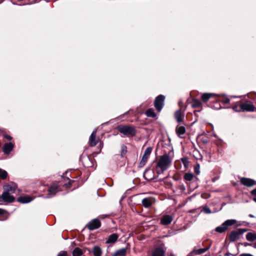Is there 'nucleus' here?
I'll use <instances>...</instances> for the list:
<instances>
[{
  "label": "nucleus",
  "instance_id": "obj_1",
  "mask_svg": "<svg viewBox=\"0 0 256 256\" xmlns=\"http://www.w3.org/2000/svg\"><path fill=\"white\" fill-rule=\"evenodd\" d=\"M172 164V158L168 154H164L160 156L156 166L158 173H162L170 166Z\"/></svg>",
  "mask_w": 256,
  "mask_h": 256
},
{
  "label": "nucleus",
  "instance_id": "obj_2",
  "mask_svg": "<svg viewBox=\"0 0 256 256\" xmlns=\"http://www.w3.org/2000/svg\"><path fill=\"white\" fill-rule=\"evenodd\" d=\"M117 130L118 132L126 136H134L136 132L134 126L129 125L120 124L118 126Z\"/></svg>",
  "mask_w": 256,
  "mask_h": 256
},
{
  "label": "nucleus",
  "instance_id": "obj_3",
  "mask_svg": "<svg viewBox=\"0 0 256 256\" xmlns=\"http://www.w3.org/2000/svg\"><path fill=\"white\" fill-rule=\"evenodd\" d=\"M246 229L238 228L235 230H232L229 234V240L230 242H234L240 238V236L244 232H246Z\"/></svg>",
  "mask_w": 256,
  "mask_h": 256
},
{
  "label": "nucleus",
  "instance_id": "obj_4",
  "mask_svg": "<svg viewBox=\"0 0 256 256\" xmlns=\"http://www.w3.org/2000/svg\"><path fill=\"white\" fill-rule=\"evenodd\" d=\"M165 97L160 94L154 100V106L158 112H160L162 108L164 105Z\"/></svg>",
  "mask_w": 256,
  "mask_h": 256
},
{
  "label": "nucleus",
  "instance_id": "obj_5",
  "mask_svg": "<svg viewBox=\"0 0 256 256\" xmlns=\"http://www.w3.org/2000/svg\"><path fill=\"white\" fill-rule=\"evenodd\" d=\"M210 244L208 246L204 248H200V246H195L193 250L190 252V256H195L197 255L202 254L210 248Z\"/></svg>",
  "mask_w": 256,
  "mask_h": 256
},
{
  "label": "nucleus",
  "instance_id": "obj_6",
  "mask_svg": "<svg viewBox=\"0 0 256 256\" xmlns=\"http://www.w3.org/2000/svg\"><path fill=\"white\" fill-rule=\"evenodd\" d=\"M152 148L148 147L145 150L142 156V158L139 163V167L142 168L143 167L147 162L148 159L149 158L152 152Z\"/></svg>",
  "mask_w": 256,
  "mask_h": 256
},
{
  "label": "nucleus",
  "instance_id": "obj_7",
  "mask_svg": "<svg viewBox=\"0 0 256 256\" xmlns=\"http://www.w3.org/2000/svg\"><path fill=\"white\" fill-rule=\"evenodd\" d=\"M242 112H254L255 107L252 103L249 101L241 104Z\"/></svg>",
  "mask_w": 256,
  "mask_h": 256
},
{
  "label": "nucleus",
  "instance_id": "obj_8",
  "mask_svg": "<svg viewBox=\"0 0 256 256\" xmlns=\"http://www.w3.org/2000/svg\"><path fill=\"white\" fill-rule=\"evenodd\" d=\"M100 224V222L98 219H94L88 223L86 226L90 230H92L99 228Z\"/></svg>",
  "mask_w": 256,
  "mask_h": 256
},
{
  "label": "nucleus",
  "instance_id": "obj_9",
  "mask_svg": "<svg viewBox=\"0 0 256 256\" xmlns=\"http://www.w3.org/2000/svg\"><path fill=\"white\" fill-rule=\"evenodd\" d=\"M18 186L15 183H12L10 184L4 186L3 188L4 192L12 194L15 192Z\"/></svg>",
  "mask_w": 256,
  "mask_h": 256
},
{
  "label": "nucleus",
  "instance_id": "obj_10",
  "mask_svg": "<svg viewBox=\"0 0 256 256\" xmlns=\"http://www.w3.org/2000/svg\"><path fill=\"white\" fill-rule=\"evenodd\" d=\"M173 218V216L171 215L164 214L160 219V224L164 226L170 224L172 222Z\"/></svg>",
  "mask_w": 256,
  "mask_h": 256
},
{
  "label": "nucleus",
  "instance_id": "obj_11",
  "mask_svg": "<svg viewBox=\"0 0 256 256\" xmlns=\"http://www.w3.org/2000/svg\"><path fill=\"white\" fill-rule=\"evenodd\" d=\"M154 200L152 197H149L144 198L142 200V204L144 207L148 208L150 207L154 202Z\"/></svg>",
  "mask_w": 256,
  "mask_h": 256
},
{
  "label": "nucleus",
  "instance_id": "obj_12",
  "mask_svg": "<svg viewBox=\"0 0 256 256\" xmlns=\"http://www.w3.org/2000/svg\"><path fill=\"white\" fill-rule=\"evenodd\" d=\"M96 129H95L92 132L89 138L90 144H98L100 142L99 138L96 137Z\"/></svg>",
  "mask_w": 256,
  "mask_h": 256
},
{
  "label": "nucleus",
  "instance_id": "obj_13",
  "mask_svg": "<svg viewBox=\"0 0 256 256\" xmlns=\"http://www.w3.org/2000/svg\"><path fill=\"white\" fill-rule=\"evenodd\" d=\"M240 181L243 185L248 187L252 186L256 184L254 180L248 178H242Z\"/></svg>",
  "mask_w": 256,
  "mask_h": 256
},
{
  "label": "nucleus",
  "instance_id": "obj_14",
  "mask_svg": "<svg viewBox=\"0 0 256 256\" xmlns=\"http://www.w3.org/2000/svg\"><path fill=\"white\" fill-rule=\"evenodd\" d=\"M11 194L6 192L4 191L2 192L3 202H12L14 201V197L10 195Z\"/></svg>",
  "mask_w": 256,
  "mask_h": 256
},
{
  "label": "nucleus",
  "instance_id": "obj_15",
  "mask_svg": "<svg viewBox=\"0 0 256 256\" xmlns=\"http://www.w3.org/2000/svg\"><path fill=\"white\" fill-rule=\"evenodd\" d=\"M118 235L116 234H112L110 235L106 241L107 244H114L118 240Z\"/></svg>",
  "mask_w": 256,
  "mask_h": 256
},
{
  "label": "nucleus",
  "instance_id": "obj_16",
  "mask_svg": "<svg viewBox=\"0 0 256 256\" xmlns=\"http://www.w3.org/2000/svg\"><path fill=\"white\" fill-rule=\"evenodd\" d=\"M164 250L161 248H156L152 252V256H164Z\"/></svg>",
  "mask_w": 256,
  "mask_h": 256
},
{
  "label": "nucleus",
  "instance_id": "obj_17",
  "mask_svg": "<svg viewBox=\"0 0 256 256\" xmlns=\"http://www.w3.org/2000/svg\"><path fill=\"white\" fill-rule=\"evenodd\" d=\"M32 200V198L28 196H20L18 198V201L24 204L30 202Z\"/></svg>",
  "mask_w": 256,
  "mask_h": 256
},
{
  "label": "nucleus",
  "instance_id": "obj_18",
  "mask_svg": "<svg viewBox=\"0 0 256 256\" xmlns=\"http://www.w3.org/2000/svg\"><path fill=\"white\" fill-rule=\"evenodd\" d=\"M58 187L56 186H53L50 188L48 190V194L47 198H51L54 196L57 192Z\"/></svg>",
  "mask_w": 256,
  "mask_h": 256
},
{
  "label": "nucleus",
  "instance_id": "obj_19",
  "mask_svg": "<svg viewBox=\"0 0 256 256\" xmlns=\"http://www.w3.org/2000/svg\"><path fill=\"white\" fill-rule=\"evenodd\" d=\"M174 117L178 122H182L184 116L182 114L181 110H178L175 112Z\"/></svg>",
  "mask_w": 256,
  "mask_h": 256
},
{
  "label": "nucleus",
  "instance_id": "obj_20",
  "mask_svg": "<svg viewBox=\"0 0 256 256\" xmlns=\"http://www.w3.org/2000/svg\"><path fill=\"white\" fill-rule=\"evenodd\" d=\"M246 238L248 241L254 242L256 240V233L250 232L246 234Z\"/></svg>",
  "mask_w": 256,
  "mask_h": 256
},
{
  "label": "nucleus",
  "instance_id": "obj_21",
  "mask_svg": "<svg viewBox=\"0 0 256 256\" xmlns=\"http://www.w3.org/2000/svg\"><path fill=\"white\" fill-rule=\"evenodd\" d=\"M92 252L94 256H101L102 254L100 248L98 246H95L93 248Z\"/></svg>",
  "mask_w": 256,
  "mask_h": 256
},
{
  "label": "nucleus",
  "instance_id": "obj_22",
  "mask_svg": "<svg viewBox=\"0 0 256 256\" xmlns=\"http://www.w3.org/2000/svg\"><path fill=\"white\" fill-rule=\"evenodd\" d=\"M214 96L213 94L205 93L202 96V100L204 102H206L208 100Z\"/></svg>",
  "mask_w": 256,
  "mask_h": 256
},
{
  "label": "nucleus",
  "instance_id": "obj_23",
  "mask_svg": "<svg viewBox=\"0 0 256 256\" xmlns=\"http://www.w3.org/2000/svg\"><path fill=\"white\" fill-rule=\"evenodd\" d=\"M192 106L194 108H201L202 102L200 100L194 99L192 102Z\"/></svg>",
  "mask_w": 256,
  "mask_h": 256
},
{
  "label": "nucleus",
  "instance_id": "obj_24",
  "mask_svg": "<svg viewBox=\"0 0 256 256\" xmlns=\"http://www.w3.org/2000/svg\"><path fill=\"white\" fill-rule=\"evenodd\" d=\"M146 114L148 117L155 118L156 116V114L154 112V109L150 108H148L146 112Z\"/></svg>",
  "mask_w": 256,
  "mask_h": 256
},
{
  "label": "nucleus",
  "instance_id": "obj_25",
  "mask_svg": "<svg viewBox=\"0 0 256 256\" xmlns=\"http://www.w3.org/2000/svg\"><path fill=\"white\" fill-rule=\"evenodd\" d=\"M176 132L178 136L184 134L186 132L185 128L184 126H177L176 128Z\"/></svg>",
  "mask_w": 256,
  "mask_h": 256
},
{
  "label": "nucleus",
  "instance_id": "obj_26",
  "mask_svg": "<svg viewBox=\"0 0 256 256\" xmlns=\"http://www.w3.org/2000/svg\"><path fill=\"white\" fill-rule=\"evenodd\" d=\"M14 145H4L3 151L6 154H8L13 149Z\"/></svg>",
  "mask_w": 256,
  "mask_h": 256
},
{
  "label": "nucleus",
  "instance_id": "obj_27",
  "mask_svg": "<svg viewBox=\"0 0 256 256\" xmlns=\"http://www.w3.org/2000/svg\"><path fill=\"white\" fill-rule=\"evenodd\" d=\"M126 254V248H122L118 250L115 252V255L116 256H124Z\"/></svg>",
  "mask_w": 256,
  "mask_h": 256
},
{
  "label": "nucleus",
  "instance_id": "obj_28",
  "mask_svg": "<svg viewBox=\"0 0 256 256\" xmlns=\"http://www.w3.org/2000/svg\"><path fill=\"white\" fill-rule=\"evenodd\" d=\"M236 220H228L225 221L224 224L228 228V226H232L236 224Z\"/></svg>",
  "mask_w": 256,
  "mask_h": 256
},
{
  "label": "nucleus",
  "instance_id": "obj_29",
  "mask_svg": "<svg viewBox=\"0 0 256 256\" xmlns=\"http://www.w3.org/2000/svg\"><path fill=\"white\" fill-rule=\"evenodd\" d=\"M226 230L227 228H226V226H225L224 223L221 226H218L216 228V230L220 233L224 232Z\"/></svg>",
  "mask_w": 256,
  "mask_h": 256
},
{
  "label": "nucleus",
  "instance_id": "obj_30",
  "mask_svg": "<svg viewBox=\"0 0 256 256\" xmlns=\"http://www.w3.org/2000/svg\"><path fill=\"white\" fill-rule=\"evenodd\" d=\"M82 254V252L78 248H76L72 252L73 256H81Z\"/></svg>",
  "mask_w": 256,
  "mask_h": 256
},
{
  "label": "nucleus",
  "instance_id": "obj_31",
  "mask_svg": "<svg viewBox=\"0 0 256 256\" xmlns=\"http://www.w3.org/2000/svg\"><path fill=\"white\" fill-rule=\"evenodd\" d=\"M7 176V172L4 170L0 168V178L3 180H4L6 178Z\"/></svg>",
  "mask_w": 256,
  "mask_h": 256
},
{
  "label": "nucleus",
  "instance_id": "obj_32",
  "mask_svg": "<svg viewBox=\"0 0 256 256\" xmlns=\"http://www.w3.org/2000/svg\"><path fill=\"white\" fill-rule=\"evenodd\" d=\"M194 178V175L191 173H186L184 176V178L187 181L191 180Z\"/></svg>",
  "mask_w": 256,
  "mask_h": 256
},
{
  "label": "nucleus",
  "instance_id": "obj_33",
  "mask_svg": "<svg viewBox=\"0 0 256 256\" xmlns=\"http://www.w3.org/2000/svg\"><path fill=\"white\" fill-rule=\"evenodd\" d=\"M233 110L237 112H242V108H241V104L239 105H236L232 107Z\"/></svg>",
  "mask_w": 256,
  "mask_h": 256
},
{
  "label": "nucleus",
  "instance_id": "obj_34",
  "mask_svg": "<svg viewBox=\"0 0 256 256\" xmlns=\"http://www.w3.org/2000/svg\"><path fill=\"white\" fill-rule=\"evenodd\" d=\"M127 152V148L126 146H123L122 147V149H121V155L122 156H124L126 154V153Z\"/></svg>",
  "mask_w": 256,
  "mask_h": 256
},
{
  "label": "nucleus",
  "instance_id": "obj_35",
  "mask_svg": "<svg viewBox=\"0 0 256 256\" xmlns=\"http://www.w3.org/2000/svg\"><path fill=\"white\" fill-rule=\"evenodd\" d=\"M230 102V100L229 98H224V99H222V102H223L224 104H228Z\"/></svg>",
  "mask_w": 256,
  "mask_h": 256
},
{
  "label": "nucleus",
  "instance_id": "obj_36",
  "mask_svg": "<svg viewBox=\"0 0 256 256\" xmlns=\"http://www.w3.org/2000/svg\"><path fill=\"white\" fill-rule=\"evenodd\" d=\"M251 193L252 195L254 196L255 197L253 198V200L256 202V188L253 190Z\"/></svg>",
  "mask_w": 256,
  "mask_h": 256
},
{
  "label": "nucleus",
  "instance_id": "obj_37",
  "mask_svg": "<svg viewBox=\"0 0 256 256\" xmlns=\"http://www.w3.org/2000/svg\"><path fill=\"white\" fill-rule=\"evenodd\" d=\"M58 256H68V254L66 251H61Z\"/></svg>",
  "mask_w": 256,
  "mask_h": 256
},
{
  "label": "nucleus",
  "instance_id": "obj_38",
  "mask_svg": "<svg viewBox=\"0 0 256 256\" xmlns=\"http://www.w3.org/2000/svg\"><path fill=\"white\" fill-rule=\"evenodd\" d=\"M194 172L197 174H200V166H197L194 168Z\"/></svg>",
  "mask_w": 256,
  "mask_h": 256
},
{
  "label": "nucleus",
  "instance_id": "obj_39",
  "mask_svg": "<svg viewBox=\"0 0 256 256\" xmlns=\"http://www.w3.org/2000/svg\"><path fill=\"white\" fill-rule=\"evenodd\" d=\"M4 137L9 140H10L12 139V137L7 134H4Z\"/></svg>",
  "mask_w": 256,
  "mask_h": 256
},
{
  "label": "nucleus",
  "instance_id": "obj_40",
  "mask_svg": "<svg viewBox=\"0 0 256 256\" xmlns=\"http://www.w3.org/2000/svg\"><path fill=\"white\" fill-rule=\"evenodd\" d=\"M204 212H206V214H210L211 213V210L209 208H204Z\"/></svg>",
  "mask_w": 256,
  "mask_h": 256
},
{
  "label": "nucleus",
  "instance_id": "obj_41",
  "mask_svg": "<svg viewBox=\"0 0 256 256\" xmlns=\"http://www.w3.org/2000/svg\"><path fill=\"white\" fill-rule=\"evenodd\" d=\"M95 146L96 145H92V144L90 145V147L88 148V149H90L92 151L93 150Z\"/></svg>",
  "mask_w": 256,
  "mask_h": 256
},
{
  "label": "nucleus",
  "instance_id": "obj_42",
  "mask_svg": "<svg viewBox=\"0 0 256 256\" xmlns=\"http://www.w3.org/2000/svg\"><path fill=\"white\" fill-rule=\"evenodd\" d=\"M240 256H253L250 254H242L240 255Z\"/></svg>",
  "mask_w": 256,
  "mask_h": 256
},
{
  "label": "nucleus",
  "instance_id": "obj_43",
  "mask_svg": "<svg viewBox=\"0 0 256 256\" xmlns=\"http://www.w3.org/2000/svg\"><path fill=\"white\" fill-rule=\"evenodd\" d=\"M244 246H252V244H250V243L246 242V243L244 244Z\"/></svg>",
  "mask_w": 256,
  "mask_h": 256
},
{
  "label": "nucleus",
  "instance_id": "obj_44",
  "mask_svg": "<svg viewBox=\"0 0 256 256\" xmlns=\"http://www.w3.org/2000/svg\"><path fill=\"white\" fill-rule=\"evenodd\" d=\"M3 202L2 194L0 195V202Z\"/></svg>",
  "mask_w": 256,
  "mask_h": 256
},
{
  "label": "nucleus",
  "instance_id": "obj_45",
  "mask_svg": "<svg viewBox=\"0 0 256 256\" xmlns=\"http://www.w3.org/2000/svg\"><path fill=\"white\" fill-rule=\"evenodd\" d=\"M4 214V210L0 208V214Z\"/></svg>",
  "mask_w": 256,
  "mask_h": 256
},
{
  "label": "nucleus",
  "instance_id": "obj_46",
  "mask_svg": "<svg viewBox=\"0 0 256 256\" xmlns=\"http://www.w3.org/2000/svg\"><path fill=\"white\" fill-rule=\"evenodd\" d=\"M252 246L254 248H256V242L254 244H252Z\"/></svg>",
  "mask_w": 256,
  "mask_h": 256
},
{
  "label": "nucleus",
  "instance_id": "obj_47",
  "mask_svg": "<svg viewBox=\"0 0 256 256\" xmlns=\"http://www.w3.org/2000/svg\"><path fill=\"white\" fill-rule=\"evenodd\" d=\"M249 216L250 217V218H254V216H253L252 214H249Z\"/></svg>",
  "mask_w": 256,
  "mask_h": 256
},
{
  "label": "nucleus",
  "instance_id": "obj_48",
  "mask_svg": "<svg viewBox=\"0 0 256 256\" xmlns=\"http://www.w3.org/2000/svg\"><path fill=\"white\" fill-rule=\"evenodd\" d=\"M6 144H12V142H8V143H6Z\"/></svg>",
  "mask_w": 256,
  "mask_h": 256
},
{
  "label": "nucleus",
  "instance_id": "obj_49",
  "mask_svg": "<svg viewBox=\"0 0 256 256\" xmlns=\"http://www.w3.org/2000/svg\"><path fill=\"white\" fill-rule=\"evenodd\" d=\"M100 148V150H99V152H100V150H101L100 145V148Z\"/></svg>",
  "mask_w": 256,
  "mask_h": 256
},
{
  "label": "nucleus",
  "instance_id": "obj_50",
  "mask_svg": "<svg viewBox=\"0 0 256 256\" xmlns=\"http://www.w3.org/2000/svg\"><path fill=\"white\" fill-rule=\"evenodd\" d=\"M170 256H174L172 254H171Z\"/></svg>",
  "mask_w": 256,
  "mask_h": 256
}]
</instances>
